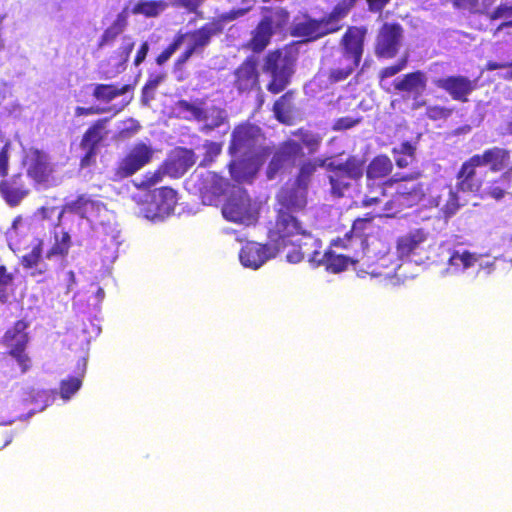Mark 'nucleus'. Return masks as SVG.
Returning <instances> with one entry per match:
<instances>
[{
	"label": "nucleus",
	"instance_id": "11",
	"mask_svg": "<svg viewBox=\"0 0 512 512\" xmlns=\"http://www.w3.org/2000/svg\"><path fill=\"white\" fill-rule=\"evenodd\" d=\"M420 175V172H413L407 174L396 173L392 177L386 179L385 181L366 179V189L365 192L363 193L361 206L371 207L379 205L381 203L382 198L386 196L387 187H392L393 185L399 183V181H410L413 179H418Z\"/></svg>",
	"mask_w": 512,
	"mask_h": 512
},
{
	"label": "nucleus",
	"instance_id": "17",
	"mask_svg": "<svg viewBox=\"0 0 512 512\" xmlns=\"http://www.w3.org/2000/svg\"><path fill=\"white\" fill-rule=\"evenodd\" d=\"M479 15L490 22L501 21L497 30L512 28V0H482Z\"/></svg>",
	"mask_w": 512,
	"mask_h": 512
},
{
	"label": "nucleus",
	"instance_id": "28",
	"mask_svg": "<svg viewBox=\"0 0 512 512\" xmlns=\"http://www.w3.org/2000/svg\"><path fill=\"white\" fill-rule=\"evenodd\" d=\"M109 120V118L105 117L92 122L81 137L80 147L99 150L102 142L108 135L106 125Z\"/></svg>",
	"mask_w": 512,
	"mask_h": 512
},
{
	"label": "nucleus",
	"instance_id": "8",
	"mask_svg": "<svg viewBox=\"0 0 512 512\" xmlns=\"http://www.w3.org/2000/svg\"><path fill=\"white\" fill-rule=\"evenodd\" d=\"M428 79L425 72L416 70L404 74L393 81L396 91L407 93L413 98L412 110H418L426 105L422 95L427 89Z\"/></svg>",
	"mask_w": 512,
	"mask_h": 512
},
{
	"label": "nucleus",
	"instance_id": "34",
	"mask_svg": "<svg viewBox=\"0 0 512 512\" xmlns=\"http://www.w3.org/2000/svg\"><path fill=\"white\" fill-rule=\"evenodd\" d=\"M357 1L358 0H340V2L333 7L330 13L322 17L328 29L331 30V33L337 32L341 29V25L339 24L340 20L348 15Z\"/></svg>",
	"mask_w": 512,
	"mask_h": 512
},
{
	"label": "nucleus",
	"instance_id": "49",
	"mask_svg": "<svg viewBox=\"0 0 512 512\" xmlns=\"http://www.w3.org/2000/svg\"><path fill=\"white\" fill-rule=\"evenodd\" d=\"M249 163L244 159L233 160L229 164V172L232 179L238 183L249 180L250 174L248 173Z\"/></svg>",
	"mask_w": 512,
	"mask_h": 512
},
{
	"label": "nucleus",
	"instance_id": "21",
	"mask_svg": "<svg viewBox=\"0 0 512 512\" xmlns=\"http://www.w3.org/2000/svg\"><path fill=\"white\" fill-rule=\"evenodd\" d=\"M54 172L47 153L40 149H31L27 167V175L35 184L49 182Z\"/></svg>",
	"mask_w": 512,
	"mask_h": 512
},
{
	"label": "nucleus",
	"instance_id": "40",
	"mask_svg": "<svg viewBox=\"0 0 512 512\" xmlns=\"http://www.w3.org/2000/svg\"><path fill=\"white\" fill-rule=\"evenodd\" d=\"M203 185L199 188L202 194L221 196L228 186L227 181L214 172H207L202 178Z\"/></svg>",
	"mask_w": 512,
	"mask_h": 512
},
{
	"label": "nucleus",
	"instance_id": "6",
	"mask_svg": "<svg viewBox=\"0 0 512 512\" xmlns=\"http://www.w3.org/2000/svg\"><path fill=\"white\" fill-rule=\"evenodd\" d=\"M154 150L151 146L139 142L133 145L118 161L115 174L119 178H128L149 164Z\"/></svg>",
	"mask_w": 512,
	"mask_h": 512
},
{
	"label": "nucleus",
	"instance_id": "47",
	"mask_svg": "<svg viewBox=\"0 0 512 512\" xmlns=\"http://www.w3.org/2000/svg\"><path fill=\"white\" fill-rule=\"evenodd\" d=\"M4 354L11 357L17 363L22 374L27 373L31 369L32 359L27 352V348L8 349Z\"/></svg>",
	"mask_w": 512,
	"mask_h": 512
},
{
	"label": "nucleus",
	"instance_id": "53",
	"mask_svg": "<svg viewBox=\"0 0 512 512\" xmlns=\"http://www.w3.org/2000/svg\"><path fill=\"white\" fill-rule=\"evenodd\" d=\"M82 386V378L70 376L60 383V395L63 399H70Z\"/></svg>",
	"mask_w": 512,
	"mask_h": 512
},
{
	"label": "nucleus",
	"instance_id": "63",
	"mask_svg": "<svg viewBox=\"0 0 512 512\" xmlns=\"http://www.w3.org/2000/svg\"><path fill=\"white\" fill-rule=\"evenodd\" d=\"M455 9L465 10L473 14H479V0H447Z\"/></svg>",
	"mask_w": 512,
	"mask_h": 512
},
{
	"label": "nucleus",
	"instance_id": "56",
	"mask_svg": "<svg viewBox=\"0 0 512 512\" xmlns=\"http://www.w3.org/2000/svg\"><path fill=\"white\" fill-rule=\"evenodd\" d=\"M184 35H177L173 41L156 57V63L163 65L179 49L183 43Z\"/></svg>",
	"mask_w": 512,
	"mask_h": 512
},
{
	"label": "nucleus",
	"instance_id": "4",
	"mask_svg": "<svg viewBox=\"0 0 512 512\" xmlns=\"http://www.w3.org/2000/svg\"><path fill=\"white\" fill-rule=\"evenodd\" d=\"M245 12L244 9L231 10L228 13L212 18L198 29L183 34L184 39L188 38L189 40L187 47L194 54H202L204 49L211 43L212 38L223 33L225 22L243 16Z\"/></svg>",
	"mask_w": 512,
	"mask_h": 512
},
{
	"label": "nucleus",
	"instance_id": "18",
	"mask_svg": "<svg viewBox=\"0 0 512 512\" xmlns=\"http://www.w3.org/2000/svg\"><path fill=\"white\" fill-rule=\"evenodd\" d=\"M478 158L471 156L464 161L456 174L457 191L479 194L482 188V179L478 177L476 169L481 167Z\"/></svg>",
	"mask_w": 512,
	"mask_h": 512
},
{
	"label": "nucleus",
	"instance_id": "51",
	"mask_svg": "<svg viewBox=\"0 0 512 512\" xmlns=\"http://www.w3.org/2000/svg\"><path fill=\"white\" fill-rule=\"evenodd\" d=\"M165 175H167V172L163 167V163H161V165L156 170L146 172L137 187L140 189H149L150 187L161 182Z\"/></svg>",
	"mask_w": 512,
	"mask_h": 512
},
{
	"label": "nucleus",
	"instance_id": "45",
	"mask_svg": "<svg viewBox=\"0 0 512 512\" xmlns=\"http://www.w3.org/2000/svg\"><path fill=\"white\" fill-rule=\"evenodd\" d=\"M71 247V237L68 232H62L61 236L55 235V242L46 252L47 259L67 257Z\"/></svg>",
	"mask_w": 512,
	"mask_h": 512
},
{
	"label": "nucleus",
	"instance_id": "38",
	"mask_svg": "<svg viewBox=\"0 0 512 512\" xmlns=\"http://www.w3.org/2000/svg\"><path fill=\"white\" fill-rule=\"evenodd\" d=\"M133 85L125 84L117 87L115 84H97L94 87L93 97L99 101L110 102L113 99L133 90Z\"/></svg>",
	"mask_w": 512,
	"mask_h": 512
},
{
	"label": "nucleus",
	"instance_id": "29",
	"mask_svg": "<svg viewBox=\"0 0 512 512\" xmlns=\"http://www.w3.org/2000/svg\"><path fill=\"white\" fill-rule=\"evenodd\" d=\"M152 200L155 204L153 209L155 216L169 215L177 204V193L174 189L163 186L153 191Z\"/></svg>",
	"mask_w": 512,
	"mask_h": 512
},
{
	"label": "nucleus",
	"instance_id": "2",
	"mask_svg": "<svg viewBox=\"0 0 512 512\" xmlns=\"http://www.w3.org/2000/svg\"><path fill=\"white\" fill-rule=\"evenodd\" d=\"M299 49L294 43L268 51L263 57L262 71L269 77L266 90L277 95L291 84L296 72Z\"/></svg>",
	"mask_w": 512,
	"mask_h": 512
},
{
	"label": "nucleus",
	"instance_id": "25",
	"mask_svg": "<svg viewBox=\"0 0 512 512\" xmlns=\"http://www.w3.org/2000/svg\"><path fill=\"white\" fill-rule=\"evenodd\" d=\"M28 327L29 323L24 319L15 321L13 325L4 332L1 337V344L6 350L27 348L30 340L27 332Z\"/></svg>",
	"mask_w": 512,
	"mask_h": 512
},
{
	"label": "nucleus",
	"instance_id": "50",
	"mask_svg": "<svg viewBox=\"0 0 512 512\" xmlns=\"http://www.w3.org/2000/svg\"><path fill=\"white\" fill-rule=\"evenodd\" d=\"M14 276L8 271L5 265H0V304H6L9 301V287L12 286Z\"/></svg>",
	"mask_w": 512,
	"mask_h": 512
},
{
	"label": "nucleus",
	"instance_id": "37",
	"mask_svg": "<svg viewBox=\"0 0 512 512\" xmlns=\"http://www.w3.org/2000/svg\"><path fill=\"white\" fill-rule=\"evenodd\" d=\"M321 159H306L299 164L294 184L308 191L312 177L320 166Z\"/></svg>",
	"mask_w": 512,
	"mask_h": 512
},
{
	"label": "nucleus",
	"instance_id": "12",
	"mask_svg": "<svg viewBox=\"0 0 512 512\" xmlns=\"http://www.w3.org/2000/svg\"><path fill=\"white\" fill-rule=\"evenodd\" d=\"M403 29L398 23H385L380 28L375 45L379 58L390 59L396 56L402 39Z\"/></svg>",
	"mask_w": 512,
	"mask_h": 512
},
{
	"label": "nucleus",
	"instance_id": "30",
	"mask_svg": "<svg viewBox=\"0 0 512 512\" xmlns=\"http://www.w3.org/2000/svg\"><path fill=\"white\" fill-rule=\"evenodd\" d=\"M481 166H489L490 171H502L509 163L510 152L500 147L486 149L482 154H474Z\"/></svg>",
	"mask_w": 512,
	"mask_h": 512
},
{
	"label": "nucleus",
	"instance_id": "64",
	"mask_svg": "<svg viewBox=\"0 0 512 512\" xmlns=\"http://www.w3.org/2000/svg\"><path fill=\"white\" fill-rule=\"evenodd\" d=\"M10 143H6L0 149V177L8 176L9 160H10Z\"/></svg>",
	"mask_w": 512,
	"mask_h": 512
},
{
	"label": "nucleus",
	"instance_id": "9",
	"mask_svg": "<svg viewBox=\"0 0 512 512\" xmlns=\"http://www.w3.org/2000/svg\"><path fill=\"white\" fill-rule=\"evenodd\" d=\"M365 34L364 28L357 26L348 27L340 39L339 49L334 52L344 60L359 66L364 52Z\"/></svg>",
	"mask_w": 512,
	"mask_h": 512
},
{
	"label": "nucleus",
	"instance_id": "10",
	"mask_svg": "<svg viewBox=\"0 0 512 512\" xmlns=\"http://www.w3.org/2000/svg\"><path fill=\"white\" fill-rule=\"evenodd\" d=\"M434 85L445 91L454 101L466 103L478 88V80L457 74L435 79Z\"/></svg>",
	"mask_w": 512,
	"mask_h": 512
},
{
	"label": "nucleus",
	"instance_id": "60",
	"mask_svg": "<svg viewBox=\"0 0 512 512\" xmlns=\"http://www.w3.org/2000/svg\"><path fill=\"white\" fill-rule=\"evenodd\" d=\"M362 121L361 117L344 116L337 118L332 124L333 131H345L351 129Z\"/></svg>",
	"mask_w": 512,
	"mask_h": 512
},
{
	"label": "nucleus",
	"instance_id": "14",
	"mask_svg": "<svg viewBox=\"0 0 512 512\" xmlns=\"http://www.w3.org/2000/svg\"><path fill=\"white\" fill-rule=\"evenodd\" d=\"M308 191L296 184L283 186L276 195L277 211L297 214L307 206Z\"/></svg>",
	"mask_w": 512,
	"mask_h": 512
},
{
	"label": "nucleus",
	"instance_id": "24",
	"mask_svg": "<svg viewBox=\"0 0 512 512\" xmlns=\"http://www.w3.org/2000/svg\"><path fill=\"white\" fill-rule=\"evenodd\" d=\"M290 34L293 37L301 38L303 42H312L328 34L331 30L326 26L323 18H307L293 24Z\"/></svg>",
	"mask_w": 512,
	"mask_h": 512
},
{
	"label": "nucleus",
	"instance_id": "48",
	"mask_svg": "<svg viewBox=\"0 0 512 512\" xmlns=\"http://www.w3.org/2000/svg\"><path fill=\"white\" fill-rule=\"evenodd\" d=\"M44 242L42 239H35V244L33 245L31 251L21 258V264L26 269H31L36 267L41 260L42 252H43Z\"/></svg>",
	"mask_w": 512,
	"mask_h": 512
},
{
	"label": "nucleus",
	"instance_id": "31",
	"mask_svg": "<svg viewBox=\"0 0 512 512\" xmlns=\"http://www.w3.org/2000/svg\"><path fill=\"white\" fill-rule=\"evenodd\" d=\"M332 247L333 246L327 249L319 260L325 266L327 271L340 273L346 270L350 265L355 266L359 262L356 255L338 254L332 250Z\"/></svg>",
	"mask_w": 512,
	"mask_h": 512
},
{
	"label": "nucleus",
	"instance_id": "62",
	"mask_svg": "<svg viewBox=\"0 0 512 512\" xmlns=\"http://www.w3.org/2000/svg\"><path fill=\"white\" fill-rule=\"evenodd\" d=\"M407 58H401L399 59L395 64L384 67L379 72V78L380 80L392 77L399 72H401L406 66H407Z\"/></svg>",
	"mask_w": 512,
	"mask_h": 512
},
{
	"label": "nucleus",
	"instance_id": "59",
	"mask_svg": "<svg viewBox=\"0 0 512 512\" xmlns=\"http://www.w3.org/2000/svg\"><path fill=\"white\" fill-rule=\"evenodd\" d=\"M453 113L452 108L440 105H431L426 108V116L432 121L445 120Z\"/></svg>",
	"mask_w": 512,
	"mask_h": 512
},
{
	"label": "nucleus",
	"instance_id": "26",
	"mask_svg": "<svg viewBox=\"0 0 512 512\" xmlns=\"http://www.w3.org/2000/svg\"><path fill=\"white\" fill-rule=\"evenodd\" d=\"M512 166L490 181L485 188H481L479 195L500 201L507 194H512Z\"/></svg>",
	"mask_w": 512,
	"mask_h": 512
},
{
	"label": "nucleus",
	"instance_id": "33",
	"mask_svg": "<svg viewBox=\"0 0 512 512\" xmlns=\"http://www.w3.org/2000/svg\"><path fill=\"white\" fill-rule=\"evenodd\" d=\"M296 91L290 89L285 91L273 104V113L275 118L283 124H289L291 114L295 109Z\"/></svg>",
	"mask_w": 512,
	"mask_h": 512
},
{
	"label": "nucleus",
	"instance_id": "19",
	"mask_svg": "<svg viewBox=\"0 0 512 512\" xmlns=\"http://www.w3.org/2000/svg\"><path fill=\"white\" fill-rule=\"evenodd\" d=\"M162 163L168 176L180 178L195 165L196 155L191 149L176 147Z\"/></svg>",
	"mask_w": 512,
	"mask_h": 512
},
{
	"label": "nucleus",
	"instance_id": "22",
	"mask_svg": "<svg viewBox=\"0 0 512 512\" xmlns=\"http://www.w3.org/2000/svg\"><path fill=\"white\" fill-rule=\"evenodd\" d=\"M277 253L269 245V242L267 244H260L250 241L241 248L239 258L243 266L258 269Z\"/></svg>",
	"mask_w": 512,
	"mask_h": 512
},
{
	"label": "nucleus",
	"instance_id": "5",
	"mask_svg": "<svg viewBox=\"0 0 512 512\" xmlns=\"http://www.w3.org/2000/svg\"><path fill=\"white\" fill-rule=\"evenodd\" d=\"M232 87L238 95H249L261 91L258 60L254 55L247 56L232 72Z\"/></svg>",
	"mask_w": 512,
	"mask_h": 512
},
{
	"label": "nucleus",
	"instance_id": "16",
	"mask_svg": "<svg viewBox=\"0 0 512 512\" xmlns=\"http://www.w3.org/2000/svg\"><path fill=\"white\" fill-rule=\"evenodd\" d=\"M375 215L366 213L364 217L355 219L352 223L351 229L345 233L344 237L332 240L331 246L349 249L353 246L354 242H358L363 248L367 240V231L371 228Z\"/></svg>",
	"mask_w": 512,
	"mask_h": 512
},
{
	"label": "nucleus",
	"instance_id": "42",
	"mask_svg": "<svg viewBox=\"0 0 512 512\" xmlns=\"http://www.w3.org/2000/svg\"><path fill=\"white\" fill-rule=\"evenodd\" d=\"M395 164L398 168H406L416 159V145L410 141L402 142L392 149Z\"/></svg>",
	"mask_w": 512,
	"mask_h": 512
},
{
	"label": "nucleus",
	"instance_id": "54",
	"mask_svg": "<svg viewBox=\"0 0 512 512\" xmlns=\"http://www.w3.org/2000/svg\"><path fill=\"white\" fill-rule=\"evenodd\" d=\"M177 107L180 112L190 113L192 118L197 121H206L208 119L207 112L202 107L190 103L187 100H179Z\"/></svg>",
	"mask_w": 512,
	"mask_h": 512
},
{
	"label": "nucleus",
	"instance_id": "43",
	"mask_svg": "<svg viewBox=\"0 0 512 512\" xmlns=\"http://www.w3.org/2000/svg\"><path fill=\"white\" fill-rule=\"evenodd\" d=\"M167 8V3L163 0L139 1L132 7V14L143 15L146 18L158 17Z\"/></svg>",
	"mask_w": 512,
	"mask_h": 512
},
{
	"label": "nucleus",
	"instance_id": "15",
	"mask_svg": "<svg viewBox=\"0 0 512 512\" xmlns=\"http://www.w3.org/2000/svg\"><path fill=\"white\" fill-rule=\"evenodd\" d=\"M357 68L352 62L332 52L323 63L319 74L325 78L327 84L333 85L348 79Z\"/></svg>",
	"mask_w": 512,
	"mask_h": 512
},
{
	"label": "nucleus",
	"instance_id": "36",
	"mask_svg": "<svg viewBox=\"0 0 512 512\" xmlns=\"http://www.w3.org/2000/svg\"><path fill=\"white\" fill-rule=\"evenodd\" d=\"M96 206L97 203L92 200L90 196L81 194L77 196L75 200L66 202L63 205L62 211L59 214V218L63 215L64 212L76 214L81 218H87L88 212L93 211Z\"/></svg>",
	"mask_w": 512,
	"mask_h": 512
},
{
	"label": "nucleus",
	"instance_id": "55",
	"mask_svg": "<svg viewBox=\"0 0 512 512\" xmlns=\"http://www.w3.org/2000/svg\"><path fill=\"white\" fill-rule=\"evenodd\" d=\"M460 208L459 196L457 192L452 189H448L447 198L443 206L441 207V211L445 218H450L456 214V212Z\"/></svg>",
	"mask_w": 512,
	"mask_h": 512
},
{
	"label": "nucleus",
	"instance_id": "35",
	"mask_svg": "<svg viewBox=\"0 0 512 512\" xmlns=\"http://www.w3.org/2000/svg\"><path fill=\"white\" fill-rule=\"evenodd\" d=\"M393 170L391 159L384 154L375 156L366 167V179L381 181Z\"/></svg>",
	"mask_w": 512,
	"mask_h": 512
},
{
	"label": "nucleus",
	"instance_id": "7",
	"mask_svg": "<svg viewBox=\"0 0 512 512\" xmlns=\"http://www.w3.org/2000/svg\"><path fill=\"white\" fill-rule=\"evenodd\" d=\"M222 214L225 219L235 223L250 224L256 219L251 199L242 189L230 195L222 207Z\"/></svg>",
	"mask_w": 512,
	"mask_h": 512
},
{
	"label": "nucleus",
	"instance_id": "3",
	"mask_svg": "<svg viewBox=\"0 0 512 512\" xmlns=\"http://www.w3.org/2000/svg\"><path fill=\"white\" fill-rule=\"evenodd\" d=\"M320 166L326 170L330 194L335 198L345 197L364 175V161L355 155L347 157L343 162L323 159L320 160Z\"/></svg>",
	"mask_w": 512,
	"mask_h": 512
},
{
	"label": "nucleus",
	"instance_id": "39",
	"mask_svg": "<svg viewBox=\"0 0 512 512\" xmlns=\"http://www.w3.org/2000/svg\"><path fill=\"white\" fill-rule=\"evenodd\" d=\"M253 142L254 138L248 127H237L232 132L229 151L230 153L234 154L237 152L248 150L250 147L253 146Z\"/></svg>",
	"mask_w": 512,
	"mask_h": 512
},
{
	"label": "nucleus",
	"instance_id": "23",
	"mask_svg": "<svg viewBox=\"0 0 512 512\" xmlns=\"http://www.w3.org/2000/svg\"><path fill=\"white\" fill-rule=\"evenodd\" d=\"M428 239V234L421 228L414 229L401 235L396 240L397 255L401 259H410L423 250V245Z\"/></svg>",
	"mask_w": 512,
	"mask_h": 512
},
{
	"label": "nucleus",
	"instance_id": "1",
	"mask_svg": "<svg viewBox=\"0 0 512 512\" xmlns=\"http://www.w3.org/2000/svg\"><path fill=\"white\" fill-rule=\"evenodd\" d=\"M276 215L267 231L269 245L275 252H280L288 246L294 248L287 253L288 262L297 264L306 257L316 261L320 254L321 242L306 229L296 214L275 210Z\"/></svg>",
	"mask_w": 512,
	"mask_h": 512
},
{
	"label": "nucleus",
	"instance_id": "46",
	"mask_svg": "<svg viewBox=\"0 0 512 512\" xmlns=\"http://www.w3.org/2000/svg\"><path fill=\"white\" fill-rule=\"evenodd\" d=\"M277 152L287 161L294 163L296 159L304 156L302 144L296 140L288 139L282 142Z\"/></svg>",
	"mask_w": 512,
	"mask_h": 512
},
{
	"label": "nucleus",
	"instance_id": "61",
	"mask_svg": "<svg viewBox=\"0 0 512 512\" xmlns=\"http://www.w3.org/2000/svg\"><path fill=\"white\" fill-rule=\"evenodd\" d=\"M405 209V206L401 204L398 198H396L395 193L392 195L391 199L388 200L383 207V216L393 218L398 213L402 212Z\"/></svg>",
	"mask_w": 512,
	"mask_h": 512
},
{
	"label": "nucleus",
	"instance_id": "41",
	"mask_svg": "<svg viewBox=\"0 0 512 512\" xmlns=\"http://www.w3.org/2000/svg\"><path fill=\"white\" fill-rule=\"evenodd\" d=\"M478 259L479 257L476 253H472L468 250H454L449 256L448 266L454 271H464L474 266Z\"/></svg>",
	"mask_w": 512,
	"mask_h": 512
},
{
	"label": "nucleus",
	"instance_id": "27",
	"mask_svg": "<svg viewBox=\"0 0 512 512\" xmlns=\"http://www.w3.org/2000/svg\"><path fill=\"white\" fill-rule=\"evenodd\" d=\"M415 179L404 181L405 184L399 185L394 192L405 208H411L423 201L426 195L425 186L421 182H414Z\"/></svg>",
	"mask_w": 512,
	"mask_h": 512
},
{
	"label": "nucleus",
	"instance_id": "44",
	"mask_svg": "<svg viewBox=\"0 0 512 512\" xmlns=\"http://www.w3.org/2000/svg\"><path fill=\"white\" fill-rule=\"evenodd\" d=\"M292 135L299 138L298 142L302 144V148H307L310 154L317 152L322 143V137L320 134L303 127L293 131Z\"/></svg>",
	"mask_w": 512,
	"mask_h": 512
},
{
	"label": "nucleus",
	"instance_id": "32",
	"mask_svg": "<svg viewBox=\"0 0 512 512\" xmlns=\"http://www.w3.org/2000/svg\"><path fill=\"white\" fill-rule=\"evenodd\" d=\"M128 9L123 8L116 16L115 20L108 26L102 33L99 41L98 48L111 45L120 36L128 26Z\"/></svg>",
	"mask_w": 512,
	"mask_h": 512
},
{
	"label": "nucleus",
	"instance_id": "20",
	"mask_svg": "<svg viewBox=\"0 0 512 512\" xmlns=\"http://www.w3.org/2000/svg\"><path fill=\"white\" fill-rule=\"evenodd\" d=\"M275 33L274 21L271 16H264L250 33V38L243 47L254 54H260L270 45Z\"/></svg>",
	"mask_w": 512,
	"mask_h": 512
},
{
	"label": "nucleus",
	"instance_id": "13",
	"mask_svg": "<svg viewBox=\"0 0 512 512\" xmlns=\"http://www.w3.org/2000/svg\"><path fill=\"white\" fill-rule=\"evenodd\" d=\"M29 194V185L21 172L0 180V196L9 207L19 206Z\"/></svg>",
	"mask_w": 512,
	"mask_h": 512
},
{
	"label": "nucleus",
	"instance_id": "52",
	"mask_svg": "<svg viewBox=\"0 0 512 512\" xmlns=\"http://www.w3.org/2000/svg\"><path fill=\"white\" fill-rule=\"evenodd\" d=\"M207 115L208 119L205 121L202 128L203 131H212L223 125L226 120L225 110L219 107H212L210 113H207Z\"/></svg>",
	"mask_w": 512,
	"mask_h": 512
},
{
	"label": "nucleus",
	"instance_id": "58",
	"mask_svg": "<svg viewBox=\"0 0 512 512\" xmlns=\"http://www.w3.org/2000/svg\"><path fill=\"white\" fill-rule=\"evenodd\" d=\"M286 163L288 162L276 151L268 163L266 169L267 178L270 180L274 179L276 175L284 168Z\"/></svg>",
	"mask_w": 512,
	"mask_h": 512
},
{
	"label": "nucleus",
	"instance_id": "57",
	"mask_svg": "<svg viewBox=\"0 0 512 512\" xmlns=\"http://www.w3.org/2000/svg\"><path fill=\"white\" fill-rule=\"evenodd\" d=\"M205 149V155L203 160L200 162V166H206L214 161V159L220 155L222 151V145L218 142L206 141L203 144Z\"/></svg>",
	"mask_w": 512,
	"mask_h": 512
}]
</instances>
